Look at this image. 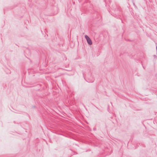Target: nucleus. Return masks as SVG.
I'll return each instance as SVG.
<instances>
[{
	"label": "nucleus",
	"instance_id": "f03ea898",
	"mask_svg": "<svg viewBox=\"0 0 157 157\" xmlns=\"http://www.w3.org/2000/svg\"><path fill=\"white\" fill-rule=\"evenodd\" d=\"M85 37L87 40L88 44L90 45H91L92 44V42L90 38L86 35H85Z\"/></svg>",
	"mask_w": 157,
	"mask_h": 157
},
{
	"label": "nucleus",
	"instance_id": "7ed1b4c3",
	"mask_svg": "<svg viewBox=\"0 0 157 157\" xmlns=\"http://www.w3.org/2000/svg\"><path fill=\"white\" fill-rule=\"evenodd\" d=\"M5 71L6 72V73L8 74L11 73V71L7 69L6 71Z\"/></svg>",
	"mask_w": 157,
	"mask_h": 157
},
{
	"label": "nucleus",
	"instance_id": "39448f33",
	"mask_svg": "<svg viewBox=\"0 0 157 157\" xmlns=\"http://www.w3.org/2000/svg\"><path fill=\"white\" fill-rule=\"evenodd\" d=\"M93 130L94 131H96V128H93Z\"/></svg>",
	"mask_w": 157,
	"mask_h": 157
},
{
	"label": "nucleus",
	"instance_id": "423d86ee",
	"mask_svg": "<svg viewBox=\"0 0 157 157\" xmlns=\"http://www.w3.org/2000/svg\"><path fill=\"white\" fill-rule=\"evenodd\" d=\"M154 57L155 58L156 57V55H154Z\"/></svg>",
	"mask_w": 157,
	"mask_h": 157
},
{
	"label": "nucleus",
	"instance_id": "f257e3e1",
	"mask_svg": "<svg viewBox=\"0 0 157 157\" xmlns=\"http://www.w3.org/2000/svg\"><path fill=\"white\" fill-rule=\"evenodd\" d=\"M114 11L116 12V13L118 15L121 14V9L118 5H116V7L114 8Z\"/></svg>",
	"mask_w": 157,
	"mask_h": 157
},
{
	"label": "nucleus",
	"instance_id": "20e7f679",
	"mask_svg": "<svg viewBox=\"0 0 157 157\" xmlns=\"http://www.w3.org/2000/svg\"><path fill=\"white\" fill-rule=\"evenodd\" d=\"M94 79H93L92 81H87V82H93L94 81ZM86 81H87L86 80Z\"/></svg>",
	"mask_w": 157,
	"mask_h": 157
}]
</instances>
